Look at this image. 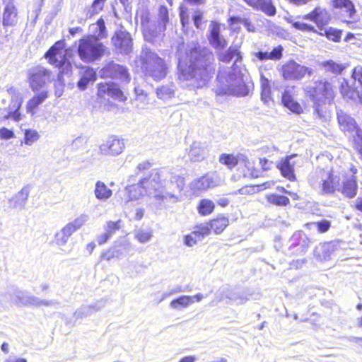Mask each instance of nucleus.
Returning a JSON list of instances; mask_svg holds the SVG:
<instances>
[{"mask_svg":"<svg viewBox=\"0 0 362 362\" xmlns=\"http://www.w3.org/2000/svg\"><path fill=\"white\" fill-rule=\"evenodd\" d=\"M106 0H93L92 8L95 12L101 11Z\"/></svg>","mask_w":362,"mask_h":362,"instance_id":"nucleus-58","label":"nucleus"},{"mask_svg":"<svg viewBox=\"0 0 362 362\" xmlns=\"http://www.w3.org/2000/svg\"><path fill=\"white\" fill-rule=\"evenodd\" d=\"M292 27L296 30H298L300 31L303 32H308V33H317V30L315 29V28L308 23H303L300 21H296L292 23Z\"/></svg>","mask_w":362,"mask_h":362,"instance_id":"nucleus-47","label":"nucleus"},{"mask_svg":"<svg viewBox=\"0 0 362 362\" xmlns=\"http://www.w3.org/2000/svg\"><path fill=\"white\" fill-rule=\"evenodd\" d=\"M83 224V220L81 218H76L63 227L62 229V233L63 234L64 237L67 238L71 236L75 231L81 228Z\"/></svg>","mask_w":362,"mask_h":362,"instance_id":"nucleus-38","label":"nucleus"},{"mask_svg":"<svg viewBox=\"0 0 362 362\" xmlns=\"http://www.w3.org/2000/svg\"><path fill=\"white\" fill-rule=\"evenodd\" d=\"M117 256L118 252L114 247H109L100 254L99 262H108L117 257Z\"/></svg>","mask_w":362,"mask_h":362,"instance_id":"nucleus-48","label":"nucleus"},{"mask_svg":"<svg viewBox=\"0 0 362 362\" xmlns=\"http://www.w3.org/2000/svg\"><path fill=\"white\" fill-rule=\"evenodd\" d=\"M221 165L226 166L228 170H233L238 165H243V175L250 179L257 178L259 170L255 168L248 157L243 153H223L218 157Z\"/></svg>","mask_w":362,"mask_h":362,"instance_id":"nucleus-5","label":"nucleus"},{"mask_svg":"<svg viewBox=\"0 0 362 362\" xmlns=\"http://www.w3.org/2000/svg\"><path fill=\"white\" fill-rule=\"evenodd\" d=\"M17 16V9L13 3L6 5L3 13V25L13 26L16 23Z\"/></svg>","mask_w":362,"mask_h":362,"instance_id":"nucleus-28","label":"nucleus"},{"mask_svg":"<svg viewBox=\"0 0 362 362\" xmlns=\"http://www.w3.org/2000/svg\"><path fill=\"white\" fill-rule=\"evenodd\" d=\"M244 2L255 10H260L269 16L276 14V8L272 0H243Z\"/></svg>","mask_w":362,"mask_h":362,"instance_id":"nucleus-23","label":"nucleus"},{"mask_svg":"<svg viewBox=\"0 0 362 362\" xmlns=\"http://www.w3.org/2000/svg\"><path fill=\"white\" fill-rule=\"evenodd\" d=\"M303 18L315 23L317 28L322 30L330 23L332 16L327 8L316 6L310 12L306 13Z\"/></svg>","mask_w":362,"mask_h":362,"instance_id":"nucleus-14","label":"nucleus"},{"mask_svg":"<svg viewBox=\"0 0 362 362\" xmlns=\"http://www.w3.org/2000/svg\"><path fill=\"white\" fill-rule=\"evenodd\" d=\"M44 57L49 64L62 69L64 66H71L66 58V49L63 40L57 41L45 54Z\"/></svg>","mask_w":362,"mask_h":362,"instance_id":"nucleus-9","label":"nucleus"},{"mask_svg":"<svg viewBox=\"0 0 362 362\" xmlns=\"http://www.w3.org/2000/svg\"><path fill=\"white\" fill-rule=\"evenodd\" d=\"M277 189L284 194L289 195L292 198L293 200H299L300 199V196L298 195V194L297 192L287 190L284 187H280V186H279L277 187Z\"/></svg>","mask_w":362,"mask_h":362,"instance_id":"nucleus-56","label":"nucleus"},{"mask_svg":"<svg viewBox=\"0 0 362 362\" xmlns=\"http://www.w3.org/2000/svg\"><path fill=\"white\" fill-rule=\"evenodd\" d=\"M96 79L97 74L93 68L81 66V76L77 82V87L80 90H84L89 83H93Z\"/></svg>","mask_w":362,"mask_h":362,"instance_id":"nucleus-22","label":"nucleus"},{"mask_svg":"<svg viewBox=\"0 0 362 362\" xmlns=\"http://www.w3.org/2000/svg\"><path fill=\"white\" fill-rule=\"evenodd\" d=\"M94 194L98 200L105 201L112 197V191L105 182L98 180L95 183Z\"/></svg>","mask_w":362,"mask_h":362,"instance_id":"nucleus-33","label":"nucleus"},{"mask_svg":"<svg viewBox=\"0 0 362 362\" xmlns=\"http://www.w3.org/2000/svg\"><path fill=\"white\" fill-rule=\"evenodd\" d=\"M161 182L159 172L155 170L151 173L147 177L141 179L137 185H130L125 187V195L127 201L135 200L141 195L139 187L149 188L155 187L156 185L160 184Z\"/></svg>","mask_w":362,"mask_h":362,"instance_id":"nucleus-8","label":"nucleus"},{"mask_svg":"<svg viewBox=\"0 0 362 362\" xmlns=\"http://www.w3.org/2000/svg\"><path fill=\"white\" fill-rule=\"evenodd\" d=\"M296 156V154L286 156L282 158L276 165V168L279 170L281 175L290 182L296 180L295 173V162L292 159Z\"/></svg>","mask_w":362,"mask_h":362,"instance_id":"nucleus-20","label":"nucleus"},{"mask_svg":"<svg viewBox=\"0 0 362 362\" xmlns=\"http://www.w3.org/2000/svg\"><path fill=\"white\" fill-rule=\"evenodd\" d=\"M141 26L144 37L148 41H153L158 35L156 23L151 22V15L147 9H142L139 13Z\"/></svg>","mask_w":362,"mask_h":362,"instance_id":"nucleus-15","label":"nucleus"},{"mask_svg":"<svg viewBox=\"0 0 362 362\" xmlns=\"http://www.w3.org/2000/svg\"><path fill=\"white\" fill-rule=\"evenodd\" d=\"M211 233L216 235L222 233L230 224L228 216L218 214L208 221Z\"/></svg>","mask_w":362,"mask_h":362,"instance_id":"nucleus-26","label":"nucleus"},{"mask_svg":"<svg viewBox=\"0 0 362 362\" xmlns=\"http://www.w3.org/2000/svg\"><path fill=\"white\" fill-rule=\"evenodd\" d=\"M92 25H95L96 28L93 30L94 35L93 39L95 41H98L101 39L106 38L107 37V32L106 30L105 21L102 18L98 19L95 23L92 24Z\"/></svg>","mask_w":362,"mask_h":362,"instance_id":"nucleus-40","label":"nucleus"},{"mask_svg":"<svg viewBox=\"0 0 362 362\" xmlns=\"http://www.w3.org/2000/svg\"><path fill=\"white\" fill-rule=\"evenodd\" d=\"M256 185H246L238 189L234 194L245 196H251L258 193Z\"/></svg>","mask_w":362,"mask_h":362,"instance_id":"nucleus-45","label":"nucleus"},{"mask_svg":"<svg viewBox=\"0 0 362 362\" xmlns=\"http://www.w3.org/2000/svg\"><path fill=\"white\" fill-rule=\"evenodd\" d=\"M293 241L291 247L292 256H302L308 252L312 243L310 237L303 230H298L292 236Z\"/></svg>","mask_w":362,"mask_h":362,"instance_id":"nucleus-13","label":"nucleus"},{"mask_svg":"<svg viewBox=\"0 0 362 362\" xmlns=\"http://www.w3.org/2000/svg\"><path fill=\"white\" fill-rule=\"evenodd\" d=\"M124 149L123 140L114 136L110 137L100 146V152L104 156H114L121 153Z\"/></svg>","mask_w":362,"mask_h":362,"instance_id":"nucleus-21","label":"nucleus"},{"mask_svg":"<svg viewBox=\"0 0 362 362\" xmlns=\"http://www.w3.org/2000/svg\"><path fill=\"white\" fill-rule=\"evenodd\" d=\"M305 98L312 103L315 119L329 121L332 115V106L337 97V87L330 80L320 78L303 90Z\"/></svg>","mask_w":362,"mask_h":362,"instance_id":"nucleus-2","label":"nucleus"},{"mask_svg":"<svg viewBox=\"0 0 362 362\" xmlns=\"http://www.w3.org/2000/svg\"><path fill=\"white\" fill-rule=\"evenodd\" d=\"M77 52L82 62L90 63L100 59L107 51L103 43L96 42L93 35H87L78 40Z\"/></svg>","mask_w":362,"mask_h":362,"instance_id":"nucleus-6","label":"nucleus"},{"mask_svg":"<svg viewBox=\"0 0 362 362\" xmlns=\"http://www.w3.org/2000/svg\"><path fill=\"white\" fill-rule=\"evenodd\" d=\"M14 133L12 130L8 129L6 127L0 129V139H9L14 137Z\"/></svg>","mask_w":362,"mask_h":362,"instance_id":"nucleus-55","label":"nucleus"},{"mask_svg":"<svg viewBox=\"0 0 362 362\" xmlns=\"http://www.w3.org/2000/svg\"><path fill=\"white\" fill-rule=\"evenodd\" d=\"M320 36H325L328 40L334 42H339L341 41L342 30L333 27H329L325 29L324 32H318Z\"/></svg>","mask_w":362,"mask_h":362,"instance_id":"nucleus-39","label":"nucleus"},{"mask_svg":"<svg viewBox=\"0 0 362 362\" xmlns=\"http://www.w3.org/2000/svg\"><path fill=\"white\" fill-rule=\"evenodd\" d=\"M102 76L114 80L129 82L130 75L126 66L118 64L113 61L107 63L102 69Z\"/></svg>","mask_w":362,"mask_h":362,"instance_id":"nucleus-12","label":"nucleus"},{"mask_svg":"<svg viewBox=\"0 0 362 362\" xmlns=\"http://www.w3.org/2000/svg\"><path fill=\"white\" fill-rule=\"evenodd\" d=\"M121 220H117L116 221H107L106 223L105 231L112 236L113 234L116 233L117 230H119L121 228Z\"/></svg>","mask_w":362,"mask_h":362,"instance_id":"nucleus-49","label":"nucleus"},{"mask_svg":"<svg viewBox=\"0 0 362 362\" xmlns=\"http://www.w3.org/2000/svg\"><path fill=\"white\" fill-rule=\"evenodd\" d=\"M207 39L211 47L216 50H223L228 45L227 40L221 35V24L215 21L210 23Z\"/></svg>","mask_w":362,"mask_h":362,"instance_id":"nucleus-17","label":"nucleus"},{"mask_svg":"<svg viewBox=\"0 0 362 362\" xmlns=\"http://www.w3.org/2000/svg\"><path fill=\"white\" fill-rule=\"evenodd\" d=\"M315 226L319 233H325L331 228V221L327 219H322L316 222H310L305 224V227L310 229L311 226Z\"/></svg>","mask_w":362,"mask_h":362,"instance_id":"nucleus-41","label":"nucleus"},{"mask_svg":"<svg viewBox=\"0 0 362 362\" xmlns=\"http://www.w3.org/2000/svg\"><path fill=\"white\" fill-rule=\"evenodd\" d=\"M142 66L146 74L155 81L165 78L168 67L163 59L156 54H150L142 62Z\"/></svg>","mask_w":362,"mask_h":362,"instance_id":"nucleus-7","label":"nucleus"},{"mask_svg":"<svg viewBox=\"0 0 362 362\" xmlns=\"http://www.w3.org/2000/svg\"><path fill=\"white\" fill-rule=\"evenodd\" d=\"M340 240H334L325 242L321 245L322 256L325 259H329L334 254L341 249Z\"/></svg>","mask_w":362,"mask_h":362,"instance_id":"nucleus-29","label":"nucleus"},{"mask_svg":"<svg viewBox=\"0 0 362 362\" xmlns=\"http://www.w3.org/2000/svg\"><path fill=\"white\" fill-rule=\"evenodd\" d=\"M169 22L168 9L167 6L161 5L158 8V21L156 23L158 35L163 33L166 30V25Z\"/></svg>","mask_w":362,"mask_h":362,"instance_id":"nucleus-35","label":"nucleus"},{"mask_svg":"<svg viewBox=\"0 0 362 362\" xmlns=\"http://www.w3.org/2000/svg\"><path fill=\"white\" fill-rule=\"evenodd\" d=\"M340 178L330 168H321L313 175L310 185L319 189V193L324 196H331L339 190Z\"/></svg>","mask_w":362,"mask_h":362,"instance_id":"nucleus-3","label":"nucleus"},{"mask_svg":"<svg viewBox=\"0 0 362 362\" xmlns=\"http://www.w3.org/2000/svg\"><path fill=\"white\" fill-rule=\"evenodd\" d=\"M267 203L272 206L285 207L290 205V199L285 195L269 193L265 197Z\"/></svg>","mask_w":362,"mask_h":362,"instance_id":"nucleus-34","label":"nucleus"},{"mask_svg":"<svg viewBox=\"0 0 362 362\" xmlns=\"http://www.w3.org/2000/svg\"><path fill=\"white\" fill-rule=\"evenodd\" d=\"M284 48L281 45H278L269 52L259 51L255 54V56L260 61L266 60H279L283 57Z\"/></svg>","mask_w":362,"mask_h":362,"instance_id":"nucleus-30","label":"nucleus"},{"mask_svg":"<svg viewBox=\"0 0 362 362\" xmlns=\"http://www.w3.org/2000/svg\"><path fill=\"white\" fill-rule=\"evenodd\" d=\"M188 66L180 69L179 78L189 82L194 90L202 89L209 85L216 72L214 56L208 48L196 45L187 53Z\"/></svg>","mask_w":362,"mask_h":362,"instance_id":"nucleus-1","label":"nucleus"},{"mask_svg":"<svg viewBox=\"0 0 362 362\" xmlns=\"http://www.w3.org/2000/svg\"><path fill=\"white\" fill-rule=\"evenodd\" d=\"M281 101L284 107L295 114L301 115L304 112L303 107L294 99L288 90H285L282 93Z\"/></svg>","mask_w":362,"mask_h":362,"instance_id":"nucleus-24","label":"nucleus"},{"mask_svg":"<svg viewBox=\"0 0 362 362\" xmlns=\"http://www.w3.org/2000/svg\"><path fill=\"white\" fill-rule=\"evenodd\" d=\"M202 17H203L202 13L200 11H197V13L194 14L193 19H194V25L197 28L199 27V24L202 19Z\"/></svg>","mask_w":362,"mask_h":362,"instance_id":"nucleus-62","label":"nucleus"},{"mask_svg":"<svg viewBox=\"0 0 362 362\" xmlns=\"http://www.w3.org/2000/svg\"><path fill=\"white\" fill-rule=\"evenodd\" d=\"M242 23L244 25L248 32L253 33L255 31V27L249 18H244L243 19Z\"/></svg>","mask_w":362,"mask_h":362,"instance_id":"nucleus-59","label":"nucleus"},{"mask_svg":"<svg viewBox=\"0 0 362 362\" xmlns=\"http://www.w3.org/2000/svg\"><path fill=\"white\" fill-rule=\"evenodd\" d=\"M52 72L42 66H36L28 73V83L30 88L34 92L42 88L47 83L51 82Z\"/></svg>","mask_w":362,"mask_h":362,"instance_id":"nucleus-11","label":"nucleus"},{"mask_svg":"<svg viewBox=\"0 0 362 362\" xmlns=\"http://www.w3.org/2000/svg\"><path fill=\"white\" fill-rule=\"evenodd\" d=\"M358 191L357 177L351 175L349 177H345L342 182L341 192L346 198H354Z\"/></svg>","mask_w":362,"mask_h":362,"instance_id":"nucleus-27","label":"nucleus"},{"mask_svg":"<svg viewBox=\"0 0 362 362\" xmlns=\"http://www.w3.org/2000/svg\"><path fill=\"white\" fill-rule=\"evenodd\" d=\"M351 76L355 81H358L362 87V66L354 67L351 70Z\"/></svg>","mask_w":362,"mask_h":362,"instance_id":"nucleus-52","label":"nucleus"},{"mask_svg":"<svg viewBox=\"0 0 362 362\" xmlns=\"http://www.w3.org/2000/svg\"><path fill=\"white\" fill-rule=\"evenodd\" d=\"M233 58H235L236 62L242 60L239 46H230L225 53L218 56V60L226 64L229 63Z\"/></svg>","mask_w":362,"mask_h":362,"instance_id":"nucleus-32","label":"nucleus"},{"mask_svg":"<svg viewBox=\"0 0 362 362\" xmlns=\"http://www.w3.org/2000/svg\"><path fill=\"white\" fill-rule=\"evenodd\" d=\"M321 65L325 68L327 72H329L335 75L341 74L345 69V66L343 64L336 62L331 59L322 62Z\"/></svg>","mask_w":362,"mask_h":362,"instance_id":"nucleus-37","label":"nucleus"},{"mask_svg":"<svg viewBox=\"0 0 362 362\" xmlns=\"http://www.w3.org/2000/svg\"><path fill=\"white\" fill-rule=\"evenodd\" d=\"M243 19V18H240L238 16H231L228 19V23L229 25H233L234 24H238V23H242Z\"/></svg>","mask_w":362,"mask_h":362,"instance_id":"nucleus-63","label":"nucleus"},{"mask_svg":"<svg viewBox=\"0 0 362 362\" xmlns=\"http://www.w3.org/2000/svg\"><path fill=\"white\" fill-rule=\"evenodd\" d=\"M211 233L208 221L205 223L197 224L194 226L192 235L196 236L198 239L204 238L206 235H209Z\"/></svg>","mask_w":362,"mask_h":362,"instance_id":"nucleus-43","label":"nucleus"},{"mask_svg":"<svg viewBox=\"0 0 362 362\" xmlns=\"http://www.w3.org/2000/svg\"><path fill=\"white\" fill-rule=\"evenodd\" d=\"M112 45L122 54H129L132 51V40L130 34L124 30L116 31L111 38Z\"/></svg>","mask_w":362,"mask_h":362,"instance_id":"nucleus-19","label":"nucleus"},{"mask_svg":"<svg viewBox=\"0 0 362 362\" xmlns=\"http://www.w3.org/2000/svg\"><path fill=\"white\" fill-rule=\"evenodd\" d=\"M49 96L48 91L42 90L40 93L34 95L26 104L27 112L32 115L35 113L38 106Z\"/></svg>","mask_w":362,"mask_h":362,"instance_id":"nucleus-31","label":"nucleus"},{"mask_svg":"<svg viewBox=\"0 0 362 362\" xmlns=\"http://www.w3.org/2000/svg\"><path fill=\"white\" fill-rule=\"evenodd\" d=\"M337 122L340 131L344 134H351L361 128L355 118L343 110L337 112Z\"/></svg>","mask_w":362,"mask_h":362,"instance_id":"nucleus-16","label":"nucleus"},{"mask_svg":"<svg viewBox=\"0 0 362 362\" xmlns=\"http://www.w3.org/2000/svg\"><path fill=\"white\" fill-rule=\"evenodd\" d=\"M261 90H263L267 95L271 94V86L269 80L263 74L260 76Z\"/></svg>","mask_w":362,"mask_h":362,"instance_id":"nucleus-53","label":"nucleus"},{"mask_svg":"<svg viewBox=\"0 0 362 362\" xmlns=\"http://www.w3.org/2000/svg\"><path fill=\"white\" fill-rule=\"evenodd\" d=\"M339 88L341 96L344 100L362 103V91L358 90L354 83L344 79Z\"/></svg>","mask_w":362,"mask_h":362,"instance_id":"nucleus-18","label":"nucleus"},{"mask_svg":"<svg viewBox=\"0 0 362 362\" xmlns=\"http://www.w3.org/2000/svg\"><path fill=\"white\" fill-rule=\"evenodd\" d=\"M40 138V135L36 130L25 129L24 143L26 145H32L34 142L37 141Z\"/></svg>","mask_w":362,"mask_h":362,"instance_id":"nucleus-46","label":"nucleus"},{"mask_svg":"<svg viewBox=\"0 0 362 362\" xmlns=\"http://www.w3.org/2000/svg\"><path fill=\"white\" fill-rule=\"evenodd\" d=\"M214 202L209 199H201L197 206V212L202 216H206L211 214L214 211Z\"/></svg>","mask_w":362,"mask_h":362,"instance_id":"nucleus-36","label":"nucleus"},{"mask_svg":"<svg viewBox=\"0 0 362 362\" xmlns=\"http://www.w3.org/2000/svg\"><path fill=\"white\" fill-rule=\"evenodd\" d=\"M279 73L285 81H299L306 74L310 75L311 71L293 60H289L281 66Z\"/></svg>","mask_w":362,"mask_h":362,"instance_id":"nucleus-10","label":"nucleus"},{"mask_svg":"<svg viewBox=\"0 0 362 362\" xmlns=\"http://www.w3.org/2000/svg\"><path fill=\"white\" fill-rule=\"evenodd\" d=\"M331 5L333 9L341 11L349 18H352L356 13L355 5L351 0H331Z\"/></svg>","mask_w":362,"mask_h":362,"instance_id":"nucleus-25","label":"nucleus"},{"mask_svg":"<svg viewBox=\"0 0 362 362\" xmlns=\"http://www.w3.org/2000/svg\"><path fill=\"white\" fill-rule=\"evenodd\" d=\"M151 231L139 230L136 232L134 237L141 243L148 242L152 238Z\"/></svg>","mask_w":362,"mask_h":362,"instance_id":"nucleus-50","label":"nucleus"},{"mask_svg":"<svg viewBox=\"0 0 362 362\" xmlns=\"http://www.w3.org/2000/svg\"><path fill=\"white\" fill-rule=\"evenodd\" d=\"M193 303L192 298L189 296H182L170 302V306L174 309L186 308Z\"/></svg>","mask_w":362,"mask_h":362,"instance_id":"nucleus-42","label":"nucleus"},{"mask_svg":"<svg viewBox=\"0 0 362 362\" xmlns=\"http://www.w3.org/2000/svg\"><path fill=\"white\" fill-rule=\"evenodd\" d=\"M197 237L191 234L186 235L185 236V244L189 247H192L197 243Z\"/></svg>","mask_w":362,"mask_h":362,"instance_id":"nucleus-57","label":"nucleus"},{"mask_svg":"<svg viewBox=\"0 0 362 362\" xmlns=\"http://www.w3.org/2000/svg\"><path fill=\"white\" fill-rule=\"evenodd\" d=\"M272 162H269L266 158H259V164L264 171L268 170L270 169V164Z\"/></svg>","mask_w":362,"mask_h":362,"instance_id":"nucleus-61","label":"nucleus"},{"mask_svg":"<svg viewBox=\"0 0 362 362\" xmlns=\"http://www.w3.org/2000/svg\"><path fill=\"white\" fill-rule=\"evenodd\" d=\"M110 235L105 231L104 233L100 235L98 238V243L99 245H102L107 242V240L110 238Z\"/></svg>","mask_w":362,"mask_h":362,"instance_id":"nucleus-60","label":"nucleus"},{"mask_svg":"<svg viewBox=\"0 0 362 362\" xmlns=\"http://www.w3.org/2000/svg\"><path fill=\"white\" fill-rule=\"evenodd\" d=\"M97 100L108 109L117 107L115 102L126 103L127 97L119 86L113 82H100L97 84Z\"/></svg>","mask_w":362,"mask_h":362,"instance_id":"nucleus-4","label":"nucleus"},{"mask_svg":"<svg viewBox=\"0 0 362 362\" xmlns=\"http://www.w3.org/2000/svg\"><path fill=\"white\" fill-rule=\"evenodd\" d=\"M21 101L18 103L17 107L14 111L9 112L6 115L4 116L5 119H8L9 118H13L16 122H18L21 119V115L19 112V109L21 106Z\"/></svg>","mask_w":362,"mask_h":362,"instance_id":"nucleus-51","label":"nucleus"},{"mask_svg":"<svg viewBox=\"0 0 362 362\" xmlns=\"http://www.w3.org/2000/svg\"><path fill=\"white\" fill-rule=\"evenodd\" d=\"M276 182L274 180H267L266 182H264L262 183H260V184H257L256 185L257 186V188H258V193L262 192V191H264V190H267V189H270L272 188H273V187L274 186Z\"/></svg>","mask_w":362,"mask_h":362,"instance_id":"nucleus-54","label":"nucleus"},{"mask_svg":"<svg viewBox=\"0 0 362 362\" xmlns=\"http://www.w3.org/2000/svg\"><path fill=\"white\" fill-rule=\"evenodd\" d=\"M354 208L361 212H362V197H358L354 205Z\"/></svg>","mask_w":362,"mask_h":362,"instance_id":"nucleus-64","label":"nucleus"},{"mask_svg":"<svg viewBox=\"0 0 362 362\" xmlns=\"http://www.w3.org/2000/svg\"><path fill=\"white\" fill-rule=\"evenodd\" d=\"M351 145L356 152L362 155V129L355 132V134L351 137Z\"/></svg>","mask_w":362,"mask_h":362,"instance_id":"nucleus-44","label":"nucleus"}]
</instances>
